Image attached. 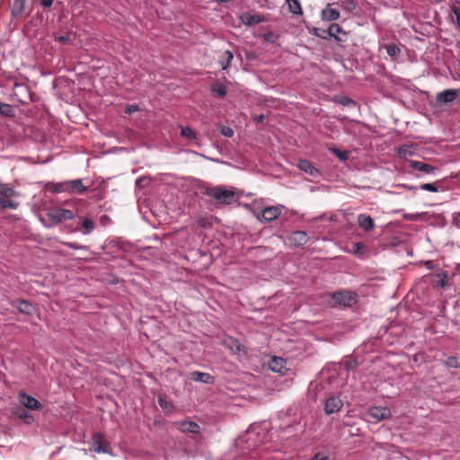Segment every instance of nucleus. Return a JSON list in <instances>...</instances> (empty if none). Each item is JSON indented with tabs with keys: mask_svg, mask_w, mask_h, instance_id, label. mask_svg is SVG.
Returning a JSON list of instances; mask_svg holds the SVG:
<instances>
[{
	"mask_svg": "<svg viewBox=\"0 0 460 460\" xmlns=\"http://www.w3.org/2000/svg\"><path fill=\"white\" fill-rule=\"evenodd\" d=\"M203 193L206 196L215 199L222 205H231L238 199L234 190L226 189L225 186L221 185L206 188Z\"/></svg>",
	"mask_w": 460,
	"mask_h": 460,
	"instance_id": "obj_1",
	"label": "nucleus"
},
{
	"mask_svg": "<svg viewBox=\"0 0 460 460\" xmlns=\"http://www.w3.org/2000/svg\"><path fill=\"white\" fill-rule=\"evenodd\" d=\"M49 190L52 193L67 192L69 194H83L87 187L83 184L81 179L65 181L49 184Z\"/></svg>",
	"mask_w": 460,
	"mask_h": 460,
	"instance_id": "obj_2",
	"label": "nucleus"
},
{
	"mask_svg": "<svg viewBox=\"0 0 460 460\" xmlns=\"http://www.w3.org/2000/svg\"><path fill=\"white\" fill-rule=\"evenodd\" d=\"M332 306L343 305L350 307L358 302V295L349 290H341L332 294Z\"/></svg>",
	"mask_w": 460,
	"mask_h": 460,
	"instance_id": "obj_3",
	"label": "nucleus"
},
{
	"mask_svg": "<svg viewBox=\"0 0 460 460\" xmlns=\"http://www.w3.org/2000/svg\"><path fill=\"white\" fill-rule=\"evenodd\" d=\"M16 196V191L7 184L0 185V207L2 208L16 209L19 204L12 198Z\"/></svg>",
	"mask_w": 460,
	"mask_h": 460,
	"instance_id": "obj_4",
	"label": "nucleus"
},
{
	"mask_svg": "<svg viewBox=\"0 0 460 460\" xmlns=\"http://www.w3.org/2000/svg\"><path fill=\"white\" fill-rule=\"evenodd\" d=\"M75 217V213L70 209L57 208L52 209L48 213V217L52 225L62 223L63 221L73 219Z\"/></svg>",
	"mask_w": 460,
	"mask_h": 460,
	"instance_id": "obj_5",
	"label": "nucleus"
},
{
	"mask_svg": "<svg viewBox=\"0 0 460 460\" xmlns=\"http://www.w3.org/2000/svg\"><path fill=\"white\" fill-rule=\"evenodd\" d=\"M110 444L102 433H94L92 438L91 449L95 453L110 454Z\"/></svg>",
	"mask_w": 460,
	"mask_h": 460,
	"instance_id": "obj_6",
	"label": "nucleus"
},
{
	"mask_svg": "<svg viewBox=\"0 0 460 460\" xmlns=\"http://www.w3.org/2000/svg\"><path fill=\"white\" fill-rule=\"evenodd\" d=\"M459 95L460 89H447L437 93L436 102L441 105H447L452 103Z\"/></svg>",
	"mask_w": 460,
	"mask_h": 460,
	"instance_id": "obj_7",
	"label": "nucleus"
},
{
	"mask_svg": "<svg viewBox=\"0 0 460 460\" xmlns=\"http://www.w3.org/2000/svg\"><path fill=\"white\" fill-rule=\"evenodd\" d=\"M409 166L413 171L419 172L424 175L434 174L438 170V167H435L429 164L416 160H410Z\"/></svg>",
	"mask_w": 460,
	"mask_h": 460,
	"instance_id": "obj_8",
	"label": "nucleus"
},
{
	"mask_svg": "<svg viewBox=\"0 0 460 460\" xmlns=\"http://www.w3.org/2000/svg\"><path fill=\"white\" fill-rule=\"evenodd\" d=\"M367 416L379 421L383 420H388L391 418V411L387 407H370L367 411Z\"/></svg>",
	"mask_w": 460,
	"mask_h": 460,
	"instance_id": "obj_9",
	"label": "nucleus"
},
{
	"mask_svg": "<svg viewBox=\"0 0 460 460\" xmlns=\"http://www.w3.org/2000/svg\"><path fill=\"white\" fill-rule=\"evenodd\" d=\"M281 214V208L278 206L267 207L261 210L258 219L265 222H271L277 219Z\"/></svg>",
	"mask_w": 460,
	"mask_h": 460,
	"instance_id": "obj_10",
	"label": "nucleus"
},
{
	"mask_svg": "<svg viewBox=\"0 0 460 460\" xmlns=\"http://www.w3.org/2000/svg\"><path fill=\"white\" fill-rule=\"evenodd\" d=\"M239 20L243 24L247 26H253L267 21L266 17L262 14H251L249 13H241Z\"/></svg>",
	"mask_w": 460,
	"mask_h": 460,
	"instance_id": "obj_11",
	"label": "nucleus"
},
{
	"mask_svg": "<svg viewBox=\"0 0 460 460\" xmlns=\"http://www.w3.org/2000/svg\"><path fill=\"white\" fill-rule=\"evenodd\" d=\"M343 406L342 401L338 396L329 397L324 404V411L330 415L338 412Z\"/></svg>",
	"mask_w": 460,
	"mask_h": 460,
	"instance_id": "obj_12",
	"label": "nucleus"
},
{
	"mask_svg": "<svg viewBox=\"0 0 460 460\" xmlns=\"http://www.w3.org/2000/svg\"><path fill=\"white\" fill-rule=\"evenodd\" d=\"M13 305H15L20 313L33 315L36 312V307L29 301L24 299H17L12 302Z\"/></svg>",
	"mask_w": 460,
	"mask_h": 460,
	"instance_id": "obj_13",
	"label": "nucleus"
},
{
	"mask_svg": "<svg viewBox=\"0 0 460 460\" xmlns=\"http://www.w3.org/2000/svg\"><path fill=\"white\" fill-rule=\"evenodd\" d=\"M176 428L181 432H189L193 434L199 433V425L192 420H181L175 422Z\"/></svg>",
	"mask_w": 460,
	"mask_h": 460,
	"instance_id": "obj_14",
	"label": "nucleus"
},
{
	"mask_svg": "<svg viewBox=\"0 0 460 460\" xmlns=\"http://www.w3.org/2000/svg\"><path fill=\"white\" fill-rule=\"evenodd\" d=\"M289 240L296 247L304 246L307 243L309 238L305 231H294L289 236Z\"/></svg>",
	"mask_w": 460,
	"mask_h": 460,
	"instance_id": "obj_15",
	"label": "nucleus"
},
{
	"mask_svg": "<svg viewBox=\"0 0 460 460\" xmlns=\"http://www.w3.org/2000/svg\"><path fill=\"white\" fill-rule=\"evenodd\" d=\"M297 167L299 168V170L303 171L304 172L313 177L320 175L319 170L316 169L314 165L308 160L299 159L297 162Z\"/></svg>",
	"mask_w": 460,
	"mask_h": 460,
	"instance_id": "obj_16",
	"label": "nucleus"
},
{
	"mask_svg": "<svg viewBox=\"0 0 460 460\" xmlns=\"http://www.w3.org/2000/svg\"><path fill=\"white\" fill-rule=\"evenodd\" d=\"M222 344L235 354L244 350V347L239 342V341L233 337L225 338Z\"/></svg>",
	"mask_w": 460,
	"mask_h": 460,
	"instance_id": "obj_17",
	"label": "nucleus"
},
{
	"mask_svg": "<svg viewBox=\"0 0 460 460\" xmlns=\"http://www.w3.org/2000/svg\"><path fill=\"white\" fill-rule=\"evenodd\" d=\"M358 226L365 230L366 232H369L374 229L375 223L373 218L366 214H359L358 217Z\"/></svg>",
	"mask_w": 460,
	"mask_h": 460,
	"instance_id": "obj_18",
	"label": "nucleus"
},
{
	"mask_svg": "<svg viewBox=\"0 0 460 460\" xmlns=\"http://www.w3.org/2000/svg\"><path fill=\"white\" fill-rule=\"evenodd\" d=\"M190 379L195 382H200L207 385H212L214 383V377L210 374L199 371L191 372Z\"/></svg>",
	"mask_w": 460,
	"mask_h": 460,
	"instance_id": "obj_19",
	"label": "nucleus"
},
{
	"mask_svg": "<svg viewBox=\"0 0 460 460\" xmlns=\"http://www.w3.org/2000/svg\"><path fill=\"white\" fill-rule=\"evenodd\" d=\"M269 367L273 372L283 373L286 369V360L279 357H273L269 362Z\"/></svg>",
	"mask_w": 460,
	"mask_h": 460,
	"instance_id": "obj_20",
	"label": "nucleus"
},
{
	"mask_svg": "<svg viewBox=\"0 0 460 460\" xmlns=\"http://www.w3.org/2000/svg\"><path fill=\"white\" fill-rule=\"evenodd\" d=\"M22 403L27 410H37L41 407V403L36 398L27 394H22Z\"/></svg>",
	"mask_w": 460,
	"mask_h": 460,
	"instance_id": "obj_21",
	"label": "nucleus"
},
{
	"mask_svg": "<svg viewBox=\"0 0 460 460\" xmlns=\"http://www.w3.org/2000/svg\"><path fill=\"white\" fill-rule=\"evenodd\" d=\"M328 37L333 38L336 41H342L343 40L339 34L347 35V32L337 23L331 24L327 30Z\"/></svg>",
	"mask_w": 460,
	"mask_h": 460,
	"instance_id": "obj_22",
	"label": "nucleus"
},
{
	"mask_svg": "<svg viewBox=\"0 0 460 460\" xmlns=\"http://www.w3.org/2000/svg\"><path fill=\"white\" fill-rule=\"evenodd\" d=\"M157 402L165 414H171L175 410L173 403L171 401H168L164 395H158Z\"/></svg>",
	"mask_w": 460,
	"mask_h": 460,
	"instance_id": "obj_23",
	"label": "nucleus"
},
{
	"mask_svg": "<svg viewBox=\"0 0 460 460\" xmlns=\"http://www.w3.org/2000/svg\"><path fill=\"white\" fill-rule=\"evenodd\" d=\"M323 20L332 22L340 18V12L337 9L327 7L322 11Z\"/></svg>",
	"mask_w": 460,
	"mask_h": 460,
	"instance_id": "obj_24",
	"label": "nucleus"
},
{
	"mask_svg": "<svg viewBox=\"0 0 460 460\" xmlns=\"http://www.w3.org/2000/svg\"><path fill=\"white\" fill-rule=\"evenodd\" d=\"M288 5V11L296 15L303 13L302 6L299 0H286Z\"/></svg>",
	"mask_w": 460,
	"mask_h": 460,
	"instance_id": "obj_25",
	"label": "nucleus"
},
{
	"mask_svg": "<svg viewBox=\"0 0 460 460\" xmlns=\"http://www.w3.org/2000/svg\"><path fill=\"white\" fill-rule=\"evenodd\" d=\"M94 228L93 220L89 217L82 218L80 230L84 234H90Z\"/></svg>",
	"mask_w": 460,
	"mask_h": 460,
	"instance_id": "obj_26",
	"label": "nucleus"
},
{
	"mask_svg": "<svg viewBox=\"0 0 460 460\" xmlns=\"http://www.w3.org/2000/svg\"><path fill=\"white\" fill-rule=\"evenodd\" d=\"M211 91L217 96L223 98L226 95V87L219 82H215L211 84Z\"/></svg>",
	"mask_w": 460,
	"mask_h": 460,
	"instance_id": "obj_27",
	"label": "nucleus"
},
{
	"mask_svg": "<svg viewBox=\"0 0 460 460\" xmlns=\"http://www.w3.org/2000/svg\"><path fill=\"white\" fill-rule=\"evenodd\" d=\"M0 115L12 118L14 116V110L10 104L0 102Z\"/></svg>",
	"mask_w": 460,
	"mask_h": 460,
	"instance_id": "obj_28",
	"label": "nucleus"
},
{
	"mask_svg": "<svg viewBox=\"0 0 460 460\" xmlns=\"http://www.w3.org/2000/svg\"><path fill=\"white\" fill-rule=\"evenodd\" d=\"M14 414L19 419L24 420L26 423H30L31 420H32V417L30 415L28 410L23 407H18L15 410Z\"/></svg>",
	"mask_w": 460,
	"mask_h": 460,
	"instance_id": "obj_29",
	"label": "nucleus"
},
{
	"mask_svg": "<svg viewBox=\"0 0 460 460\" xmlns=\"http://www.w3.org/2000/svg\"><path fill=\"white\" fill-rule=\"evenodd\" d=\"M234 58V55L230 50H226L224 52L223 59L219 61L221 67L223 70H226L230 66L232 60Z\"/></svg>",
	"mask_w": 460,
	"mask_h": 460,
	"instance_id": "obj_30",
	"label": "nucleus"
},
{
	"mask_svg": "<svg viewBox=\"0 0 460 460\" xmlns=\"http://www.w3.org/2000/svg\"><path fill=\"white\" fill-rule=\"evenodd\" d=\"M385 49H386L387 54L392 58H396L397 56L401 53L400 48L396 44H387L385 45Z\"/></svg>",
	"mask_w": 460,
	"mask_h": 460,
	"instance_id": "obj_31",
	"label": "nucleus"
},
{
	"mask_svg": "<svg viewBox=\"0 0 460 460\" xmlns=\"http://www.w3.org/2000/svg\"><path fill=\"white\" fill-rule=\"evenodd\" d=\"M25 0H14L13 5L12 8L13 15H19L24 10Z\"/></svg>",
	"mask_w": 460,
	"mask_h": 460,
	"instance_id": "obj_32",
	"label": "nucleus"
},
{
	"mask_svg": "<svg viewBox=\"0 0 460 460\" xmlns=\"http://www.w3.org/2000/svg\"><path fill=\"white\" fill-rule=\"evenodd\" d=\"M334 102L342 106H350L356 104V102L348 96H335Z\"/></svg>",
	"mask_w": 460,
	"mask_h": 460,
	"instance_id": "obj_33",
	"label": "nucleus"
},
{
	"mask_svg": "<svg viewBox=\"0 0 460 460\" xmlns=\"http://www.w3.org/2000/svg\"><path fill=\"white\" fill-rule=\"evenodd\" d=\"M181 137H186L188 139H196L197 138L196 132L189 127L181 128Z\"/></svg>",
	"mask_w": 460,
	"mask_h": 460,
	"instance_id": "obj_34",
	"label": "nucleus"
},
{
	"mask_svg": "<svg viewBox=\"0 0 460 460\" xmlns=\"http://www.w3.org/2000/svg\"><path fill=\"white\" fill-rule=\"evenodd\" d=\"M342 365L344 366V368L348 371L352 370L358 367L357 360L351 358H345L342 360Z\"/></svg>",
	"mask_w": 460,
	"mask_h": 460,
	"instance_id": "obj_35",
	"label": "nucleus"
},
{
	"mask_svg": "<svg viewBox=\"0 0 460 460\" xmlns=\"http://www.w3.org/2000/svg\"><path fill=\"white\" fill-rule=\"evenodd\" d=\"M330 150H331V152H332L334 155H336V156H337L341 161H346V160H348V158H349V152H348V151H341V150H340V149H338V148H335V147H334V148H332V149H330Z\"/></svg>",
	"mask_w": 460,
	"mask_h": 460,
	"instance_id": "obj_36",
	"label": "nucleus"
},
{
	"mask_svg": "<svg viewBox=\"0 0 460 460\" xmlns=\"http://www.w3.org/2000/svg\"><path fill=\"white\" fill-rule=\"evenodd\" d=\"M341 6L347 11H353L357 8V3L354 0H342Z\"/></svg>",
	"mask_w": 460,
	"mask_h": 460,
	"instance_id": "obj_37",
	"label": "nucleus"
},
{
	"mask_svg": "<svg viewBox=\"0 0 460 460\" xmlns=\"http://www.w3.org/2000/svg\"><path fill=\"white\" fill-rule=\"evenodd\" d=\"M413 152L411 150V147L408 146H402L398 150V155L402 158H407L408 156L412 155Z\"/></svg>",
	"mask_w": 460,
	"mask_h": 460,
	"instance_id": "obj_38",
	"label": "nucleus"
},
{
	"mask_svg": "<svg viewBox=\"0 0 460 460\" xmlns=\"http://www.w3.org/2000/svg\"><path fill=\"white\" fill-rule=\"evenodd\" d=\"M446 365L447 367H454V368H458L460 367V364L458 362V359L456 357H454V356H451L449 357L447 361H446Z\"/></svg>",
	"mask_w": 460,
	"mask_h": 460,
	"instance_id": "obj_39",
	"label": "nucleus"
},
{
	"mask_svg": "<svg viewBox=\"0 0 460 460\" xmlns=\"http://www.w3.org/2000/svg\"><path fill=\"white\" fill-rule=\"evenodd\" d=\"M313 34L323 40H326L328 38L327 30L324 29L314 28Z\"/></svg>",
	"mask_w": 460,
	"mask_h": 460,
	"instance_id": "obj_40",
	"label": "nucleus"
},
{
	"mask_svg": "<svg viewBox=\"0 0 460 460\" xmlns=\"http://www.w3.org/2000/svg\"><path fill=\"white\" fill-rule=\"evenodd\" d=\"M420 189L423 190H428L431 192H437L438 191V188L435 183H423L420 186Z\"/></svg>",
	"mask_w": 460,
	"mask_h": 460,
	"instance_id": "obj_41",
	"label": "nucleus"
},
{
	"mask_svg": "<svg viewBox=\"0 0 460 460\" xmlns=\"http://www.w3.org/2000/svg\"><path fill=\"white\" fill-rule=\"evenodd\" d=\"M220 133L223 136L227 137H231L234 136V130L230 127H227V126H222L220 128Z\"/></svg>",
	"mask_w": 460,
	"mask_h": 460,
	"instance_id": "obj_42",
	"label": "nucleus"
},
{
	"mask_svg": "<svg viewBox=\"0 0 460 460\" xmlns=\"http://www.w3.org/2000/svg\"><path fill=\"white\" fill-rule=\"evenodd\" d=\"M150 179L147 177H140L136 181V186L139 189L144 188L146 184L149 183Z\"/></svg>",
	"mask_w": 460,
	"mask_h": 460,
	"instance_id": "obj_43",
	"label": "nucleus"
},
{
	"mask_svg": "<svg viewBox=\"0 0 460 460\" xmlns=\"http://www.w3.org/2000/svg\"><path fill=\"white\" fill-rule=\"evenodd\" d=\"M64 245H66V247H69L73 250H82V249L86 248L84 245L79 244L77 243H71V242L64 243Z\"/></svg>",
	"mask_w": 460,
	"mask_h": 460,
	"instance_id": "obj_44",
	"label": "nucleus"
},
{
	"mask_svg": "<svg viewBox=\"0 0 460 460\" xmlns=\"http://www.w3.org/2000/svg\"><path fill=\"white\" fill-rule=\"evenodd\" d=\"M57 40L58 42L63 43V44L69 43L71 41V34L70 33H66L65 35L58 36L57 38Z\"/></svg>",
	"mask_w": 460,
	"mask_h": 460,
	"instance_id": "obj_45",
	"label": "nucleus"
},
{
	"mask_svg": "<svg viewBox=\"0 0 460 460\" xmlns=\"http://www.w3.org/2000/svg\"><path fill=\"white\" fill-rule=\"evenodd\" d=\"M453 13L456 15V23L457 28L460 30V10L456 7L452 8Z\"/></svg>",
	"mask_w": 460,
	"mask_h": 460,
	"instance_id": "obj_46",
	"label": "nucleus"
},
{
	"mask_svg": "<svg viewBox=\"0 0 460 460\" xmlns=\"http://www.w3.org/2000/svg\"><path fill=\"white\" fill-rule=\"evenodd\" d=\"M263 39L265 41L272 43L275 41L276 37L272 32L270 31L263 34Z\"/></svg>",
	"mask_w": 460,
	"mask_h": 460,
	"instance_id": "obj_47",
	"label": "nucleus"
},
{
	"mask_svg": "<svg viewBox=\"0 0 460 460\" xmlns=\"http://www.w3.org/2000/svg\"><path fill=\"white\" fill-rule=\"evenodd\" d=\"M138 110H139V108H138V106H137V105H136V104H134V105H129V106H128V107L126 108V110H125V113H127V114H131V113H133V112H135V111H138Z\"/></svg>",
	"mask_w": 460,
	"mask_h": 460,
	"instance_id": "obj_48",
	"label": "nucleus"
},
{
	"mask_svg": "<svg viewBox=\"0 0 460 460\" xmlns=\"http://www.w3.org/2000/svg\"><path fill=\"white\" fill-rule=\"evenodd\" d=\"M264 119H265V115L264 114L253 115L252 116V119H253V121L255 123H262Z\"/></svg>",
	"mask_w": 460,
	"mask_h": 460,
	"instance_id": "obj_49",
	"label": "nucleus"
},
{
	"mask_svg": "<svg viewBox=\"0 0 460 460\" xmlns=\"http://www.w3.org/2000/svg\"><path fill=\"white\" fill-rule=\"evenodd\" d=\"M40 3L43 7L49 8L52 5L53 0H40Z\"/></svg>",
	"mask_w": 460,
	"mask_h": 460,
	"instance_id": "obj_50",
	"label": "nucleus"
},
{
	"mask_svg": "<svg viewBox=\"0 0 460 460\" xmlns=\"http://www.w3.org/2000/svg\"><path fill=\"white\" fill-rule=\"evenodd\" d=\"M313 460H326V457L323 456L321 454H316Z\"/></svg>",
	"mask_w": 460,
	"mask_h": 460,
	"instance_id": "obj_51",
	"label": "nucleus"
},
{
	"mask_svg": "<svg viewBox=\"0 0 460 460\" xmlns=\"http://www.w3.org/2000/svg\"><path fill=\"white\" fill-rule=\"evenodd\" d=\"M354 246H356V247H357V249H356V251H355V252H356V253H357V252H359V250L363 247V245H362L360 243H356L354 244Z\"/></svg>",
	"mask_w": 460,
	"mask_h": 460,
	"instance_id": "obj_52",
	"label": "nucleus"
},
{
	"mask_svg": "<svg viewBox=\"0 0 460 460\" xmlns=\"http://www.w3.org/2000/svg\"><path fill=\"white\" fill-rule=\"evenodd\" d=\"M447 284V279H446V277L442 279L439 280V285L441 287H445V285Z\"/></svg>",
	"mask_w": 460,
	"mask_h": 460,
	"instance_id": "obj_53",
	"label": "nucleus"
},
{
	"mask_svg": "<svg viewBox=\"0 0 460 460\" xmlns=\"http://www.w3.org/2000/svg\"><path fill=\"white\" fill-rule=\"evenodd\" d=\"M426 266L429 268V269H433V261H428L426 262Z\"/></svg>",
	"mask_w": 460,
	"mask_h": 460,
	"instance_id": "obj_54",
	"label": "nucleus"
},
{
	"mask_svg": "<svg viewBox=\"0 0 460 460\" xmlns=\"http://www.w3.org/2000/svg\"><path fill=\"white\" fill-rule=\"evenodd\" d=\"M217 2H220V3H227L229 2L230 0H217Z\"/></svg>",
	"mask_w": 460,
	"mask_h": 460,
	"instance_id": "obj_55",
	"label": "nucleus"
},
{
	"mask_svg": "<svg viewBox=\"0 0 460 460\" xmlns=\"http://www.w3.org/2000/svg\"><path fill=\"white\" fill-rule=\"evenodd\" d=\"M253 58V56H252V55H249V54H247V58L251 59V58Z\"/></svg>",
	"mask_w": 460,
	"mask_h": 460,
	"instance_id": "obj_56",
	"label": "nucleus"
},
{
	"mask_svg": "<svg viewBox=\"0 0 460 460\" xmlns=\"http://www.w3.org/2000/svg\"><path fill=\"white\" fill-rule=\"evenodd\" d=\"M408 189H409V190H415V189H416V187H414V186H411V187H408Z\"/></svg>",
	"mask_w": 460,
	"mask_h": 460,
	"instance_id": "obj_57",
	"label": "nucleus"
}]
</instances>
